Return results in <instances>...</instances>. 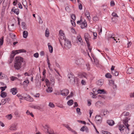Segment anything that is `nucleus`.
Returning <instances> with one entry per match:
<instances>
[{
    "label": "nucleus",
    "instance_id": "15",
    "mask_svg": "<svg viewBox=\"0 0 134 134\" xmlns=\"http://www.w3.org/2000/svg\"><path fill=\"white\" fill-rule=\"evenodd\" d=\"M107 123L110 126H112L114 124L115 122L112 120H108L107 121Z\"/></svg>",
    "mask_w": 134,
    "mask_h": 134
},
{
    "label": "nucleus",
    "instance_id": "27",
    "mask_svg": "<svg viewBox=\"0 0 134 134\" xmlns=\"http://www.w3.org/2000/svg\"><path fill=\"white\" fill-rule=\"evenodd\" d=\"M13 116L11 114H8L5 116V117L8 120H10L12 119Z\"/></svg>",
    "mask_w": 134,
    "mask_h": 134
},
{
    "label": "nucleus",
    "instance_id": "29",
    "mask_svg": "<svg viewBox=\"0 0 134 134\" xmlns=\"http://www.w3.org/2000/svg\"><path fill=\"white\" fill-rule=\"evenodd\" d=\"M99 19L98 17L97 16H95L93 17V23H96V22L98 21Z\"/></svg>",
    "mask_w": 134,
    "mask_h": 134
},
{
    "label": "nucleus",
    "instance_id": "48",
    "mask_svg": "<svg viewBox=\"0 0 134 134\" xmlns=\"http://www.w3.org/2000/svg\"><path fill=\"white\" fill-rule=\"evenodd\" d=\"M77 121L82 124H83L84 125H85L86 124V122L84 121L81 120H77Z\"/></svg>",
    "mask_w": 134,
    "mask_h": 134
},
{
    "label": "nucleus",
    "instance_id": "26",
    "mask_svg": "<svg viewBox=\"0 0 134 134\" xmlns=\"http://www.w3.org/2000/svg\"><path fill=\"white\" fill-rule=\"evenodd\" d=\"M41 83L39 81H37L36 83V87L37 88H39L41 87Z\"/></svg>",
    "mask_w": 134,
    "mask_h": 134
},
{
    "label": "nucleus",
    "instance_id": "20",
    "mask_svg": "<svg viewBox=\"0 0 134 134\" xmlns=\"http://www.w3.org/2000/svg\"><path fill=\"white\" fill-rule=\"evenodd\" d=\"M29 83V81L28 80H25L23 82V85L24 87H26L27 86Z\"/></svg>",
    "mask_w": 134,
    "mask_h": 134
},
{
    "label": "nucleus",
    "instance_id": "14",
    "mask_svg": "<svg viewBox=\"0 0 134 134\" xmlns=\"http://www.w3.org/2000/svg\"><path fill=\"white\" fill-rule=\"evenodd\" d=\"M10 92L12 93L13 94H15L17 92L16 88H11L10 90Z\"/></svg>",
    "mask_w": 134,
    "mask_h": 134
},
{
    "label": "nucleus",
    "instance_id": "31",
    "mask_svg": "<svg viewBox=\"0 0 134 134\" xmlns=\"http://www.w3.org/2000/svg\"><path fill=\"white\" fill-rule=\"evenodd\" d=\"M21 25L23 29L24 30H26V24L25 22H22L21 23Z\"/></svg>",
    "mask_w": 134,
    "mask_h": 134
},
{
    "label": "nucleus",
    "instance_id": "36",
    "mask_svg": "<svg viewBox=\"0 0 134 134\" xmlns=\"http://www.w3.org/2000/svg\"><path fill=\"white\" fill-rule=\"evenodd\" d=\"M87 44L88 48L90 52H91L92 50V48L90 47V43H87Z\"/></svg>",
    "mask_w": 134,
    "mask_h": 134
},
{
    "label": "nucleus",
    "instance_id": "42",
    "mask_svg": "<svg viewBox=\"0 0 134 134\" xmlns=\"http://www.w3.org/2000/svg\"><path fill=\"white\" fill-rule=\"evenodd\" d=\"M122 114L125 116H127L129 115V113L128 112L125 111L123 112Z\"/></svg>",
    "mask_w": 134,
    "mask_h": 134
},
{
    "label": "nucleus",
    "instance_id": "6",
    "mask_svg": "<svg viewBox=\"0 0 134 134\" xmlns=\"http://www.w3.org/2000/svg\"><path fill=\"white\" fill-rule=\"evenodd\" d=\"M128 119L127 117H126L125 119L123 120V123L126 126L128 130H129V127L130 125L128 124Z\"/></svg>",
    "mask_w": 134,
    "mask_h": 134
},
{
    "label": "nucleus",
    "instance_id": "33",
    "mask_svg": "<svg viewBox=\"0 0 134 134\" xmlns=\"http://www.w3.org/2000/svg\"><path fill=\"white\" fill-rule=\"evenodd\" d=\"M98 93H103L104 92V90H99L97 91Z\"/></svg>",
    "mask_w": 134,
    "mask_h": 134
},
{
    "label": "nucleus",
    "instance_id": "40",
    "mask_svg": "<svg viewBox=\"0 0 134 134\" xmlns=\"http://www.w3.org/2000/svg\"><path fill=\"white\" fill-rule=\"evenodd\" d=\"M49 31H47V30H46L45 32V36L46 37H48L49 36Z\"/></svg>",
    "mask_w": 134,
    "mask_h": 134
},
{
    "label": "nucleus",
    "instance_id": "17",
    "mask_svg": "<svg viewBox=\"0 0 134 134\" xmlns=\"http://www.w3.org/2000/svg\"><path fill=\"white\" fill-rule=\"evenodd\" d=\"M23 37L25 38H26L27 37L28 35V33L27 31H24L23 32Z\"/></svg>",
    "mask_w": 134,
    "mask_h": 134
},
{
    "label": "nucleus",
    "instance_id": "5",
    "mask_svg": "<svg viewBox=\"0 0 134 134\" xmlns=\"http://www.w3.org/2000/svg\"><path fill=\"white\" fill-rule=\"evenodd\" d=\"M69 90L67 89H64L60 91V94L63 96H66L69 94Z\"/></svg>",
    "mask_w": 134,
    "mask_h": 134
},
{
    "label": "nucleus",
    "instance_id": "53",
    "mask_svg": "<svg viewBox=\"0 0 134 134\" xmlns=\"http://www.w3.org/2000/svg\"><path fill=\"white\" fill-rule=\"evenodd\" d=\"M51 84H52L53 85H54V80L53 79H51Z\"/></svg>",
    "mask_w": 134,
    "mask_h": 134
},
{
    "label": "nucleus",
    "instance_id": "10",
    "mask_svg": "<svg viewBox=\"0 0 134 134\" xmlns=\"http://www.w3.org/2000/svg\"><path fill=\"white\" fill-rule=\"evenodd\" d=\"M84 63V61L81 59H78L75 61L76 63L78 65H80Z\"/></svg>",
    "mask_w": 134,
    "mask_h": 134
},
{
    "label": "nucleus",
    "instance_id": "43",
    "mask_svg": "<svg viewBox=\"0 0 134 134\" xmlns=\"http://www.w3.org/2000/svg\"><path fill=\"white\" fill-rule=\"evenodd\" d=\"M65 9L68 12H70L71 10L68 7H66Z\"/></svg>",
    "mask_w": 134,
    "mask_h": 134
},
{
    "label": "nucleus",
    "instance_id": "44",
    "mask_svg": "<svg viewBox=\"0 0 134 134\" xmlns=\"http://www.w3.org/2000/svg\"><path fill=\"white\" fill-rule=\"evenodd\" d=\"M65 127L67 128L68 130L69 131L72 130V129L69 127V125H66L65 126Z\"/></svg>",
    "mask_w": 134,
    "mask_h": 134
},
{
    "label": "nucleus",
    "instance_id": "56",
    "mask_svg": "<svg viewBox=\"0 0 134 134\" xmlns=\"http://www.w3.org/2000/svg\"><path fill=\"white\" fill-rule=\"evenodd\" d=\"M110 5L111 6H113L115 5L114 2L113 1H112L111 2Z\"/></svg>",
    "mask_w": 134,
    "mask_h": 134
},
{
    "label": "nucleus",
    "instance_id": "60",
    "mask_svg": "<svg viewBox=\"0 0 134 134\" xmlns=\"http://www.w3.org/2000/svg\"><path fill=\"white\" fill-rule=\"evenodd\" d=\"M4 100L6 102H8L10 100V99L9 98H6L5 99H4Z\"/></svg>",
    "mask_w": 134,
    "mask_h": 134
},
{
    "label": "nucleus",
    "instance_id": "58",
    "mask_svg": "<svg viewBox=\"0 0 134 134\" xmlns=\"http://www.w3.org/2000/svg\"><path fill=\"white\" fill-rule=\"evenodd\" d=\"M102 132L104 134H111L109 132L104 131H103Z\"/></svg>",
    "mask_w": 134,
    "mask_h": 134
},
{
    "label": "nucleus",
    "instance_id": "37",
    "mask_svg": "<svg viewBox=\"0 0 134 134\" xmlns=\"http://www.w3.org/2000/svg\"><path fill=\"white\" fill-rule=\"evenodd\" d=\"M3 37H1L0 39V46L2 45L3 42Z\"/></svg>",
    "mask_w": 134,
    "mask_h": 134
},
{
    "label": "nucleus",
    "instance_id": "21",
    "mask_svg": "<svg viewBox=\"0 0 134 134\" xmlns=\"http://www.w3.org/2000/svg\"><path fill=\"white\" fill-rule=\"evenodd\" d=\"M46 91L48 93L51 92L53 91V89L52 87L48 86Z\"/></svg>",
    "mask_w": 134,
    "mask_h": 134
},
{
    "label": "nucleus",
    "instance_id": "63",
    "mask_svg": "<svg viewBox=\"0 0 134 134\" xmlns=\"http://www.w3.org/2000/svg\"><path fill=\"white\" fill-rule=\"evenodd\" d=\"M110 83L112 85L114 84V82L112 80H111L110 81Z\"/></svg>",
    "mask_w": 134,
    "mask_h": 134
},
{
    "label": "nucleus",
    "instance_id": "47",
    "mask_svg": "<svg viewBox=\"0 0 134 134\" xmlns=\"http://www.w3.org/2000/svg\"><path fill=\"white\" fill-rule=\"evenodd\" d=\"M22 3L23 5L27 4V2L26 0H22Z\"/></svg>",
    "mask_w": 134,
    "mask_h": 134
},
{
    "label": "nucleus",
    "instance_id": "41",
    "mask_svg": "<svg viewBox=\"0 0 134 134\" xmlns=\"http://www.w3.org/2000/svg\"><path fill=\"white\" fill-rule=\"evenodd\" d=\"M30 107L32 108H34L35 109H38L40 108L39 107L37 106L36 105H31Z\"/></svg>",
    "mask_w": 134,
    "mask_h": 134
},
{
    "label": "nucleus",
    "instance_id": "30",
    "mask_svg": "<svg viewBox=\"0 0 134 134\" xmlns=\"http://www.w3.org/2000/svg\"><path fill=\"white\" fill-rule=\"evenodd\" d=\"M111 73L113 75L115 76H117L119 74L118 72L115 71H111Z\"/></svg>",
    "mask_w": 134,
    "mask_h": 134
},
{
    "label": "nucleus",
    "instance_id": "13",
    "mask_svg": "<svg viewBox=\"0 0 134 134\" xmlns=\"http://www.w3.org/2000/svg\"><path fill=\"white\" fill-rule=\"evenodd\" d=\"M60 38H61V40H59V41L60 42V43L61 46H62V41H65V39H68L66 38L65 36V35L63 36H60Z\"/></svg>",
    "mask_w": 134,
    "mask_h": 134
},
{
    "label": "nucleus",
    "instance_id": "59",
    "mask_svg": "<svg viewBox=\"0 0 134 134\" xmlns=\"http://www.w3.org/2000/svg\"><path fill=\"white\" fill-rule=\"evenodd\" d=\"M1 103L2 104L4 105V104L6 103V102L4 100V99H3L2 100Z\"/></svg>",
    "mask_w": 134,
    "mask_h": 134
},
{
    "label": "nucleus",
    "instance_id": "64",
    "mask_svg": "<svg viewBox=\"0 0 134 134\" xmlns=\"http://www.w3.org/2000/svg\"><path fill=\"white\" fill-rule=\"evenodd\" d=\"M40 54L41 56L44 55V52L43 51H41L40 52Z\"/></svg>",
    "mask_w": 134,
    "mask_h": 134
},
{
    "label": "nucleus",
    "instance_id": "49",
    "mask_svg": "<svg viewBox=\"0 0 134 134\" xmlns=\"http://www.w3.org/2000/svg\"><path fill=\"white\" fill-rule=\"evenodd\" d=\"M72 18L74 21H75L76 19V16L75 14H73L72 15Z\"/></svg>",
    "mask_w": 134,
    "mask_h": 134
},
{
    "label": "nucleus",
    "instance_id": "32",
    "mask_svg": "<svg viewBox=\"0 0 134 134\" xmlns=\"http://www.w3.org/2000/svg\"><path fill=\"white\" fill-rule=\"evenodd\" d=\"M105 76L107 78H111L112 76L111 75L110 73H108L106 74Z\"/></svg>",
    "mask_w": 134,
    "mask_h": 134
},
{
    "label": "nucleus",
    "instance_id": "2",
    "mask_svg": "<svg viewBox=\"0 0 134 134\" xmlns=\"http://www.w3.org/2000/svg\"><path fill=\"white\" fill-rule=\"evenodd\" d=\"M26 52V51L24 49H20L13 51L10 55V58L8 61L9 63L10 64L12 62L14 59V58L16 54L21 52Z\"/></svg>",
    "mask_w": 134,
    "mask_h": 134
},
{
    "label": "nucleus",
    "instance_id": "25",
    "mask_svg": "<svg viewBox=\"0 0 134 134\" xmlns=\"http://www.w3.org/2000/svg\"><path fill=\"white\" fill-rule=\"evenodd\" d=\"M77 40L80 43H82L83 42L82 39L80 35L77 36Z\"/></svg>",
    "mask_w": 134,
    "mask_h": 134
},
{
    "label": "nucleus",
    "instance_id": "24",
    "mask_svg": "<svg viewBox=\"0 0 134 134\" xmlns=\"http://www.w3.org/2000/svg\"><path fill=\"white\" fill-rule=\"evenodd\" d=\"M85 15L87 17L89 20L90 19V14L89 12L87 11L85 13Z\"/></svg>",
    "mask_w": 134,
    "mask_h": 134
},
{
    "label": "nucleus",
    "instance_id": "8",
    "mask_svg": "<svg viewBox=\"0 0 134 134\" xmlns=\"http://www.w3.org/2000/svg\"><path fill=\"white\" fill-rule=\"evenodd\" d=\"M16 127L17 124L15 123H14L10 126L9 129L11 131H14L16 130Z\"/></svg>",
    "mask_w": 134,
    "mask_h": 134
},
{
    "label": "nucleus",
    "instance_id": "4",
    "mask_svg": "<svg viewBox=\"0 0 134 134\" xmlns=\"http://www.w3.org/2000/svg\"><path fill=\"white\" fill-rule=\"evenodd\" d=\"M68 80L69 81L71 84L74 85L75 82L77 83V81H75V76L71 74H69L68 75Z\"/></svg>",
    "mask_w": 134,
    "mask_h": 134
},
{
    "label": "nucleus",
    "instance_id": "28",
    "mask_svg": "<svg viewBox=\"0 0 134 134\" xmlns=\"http://www.w3.org/2000/svg\"><path fill=\"white\" fill-rule=\"evenodd\" d=\"M74 103L72 99L69 100L67 102V104L69 105H72Z\"/></svg>",
    "mask_w": 134,
    "mask_h": 134
},
{
    "label": "nucleus",
    "instance_id": "55",
    "mask_svg": "<svg viewBox=\"0 0 134 134\" xmlns=\"http://www.w3.org/2000/svg\"><path fill=\"white\" fill-rule=\"evenodd\" d=\"M17 96L20 99H22L23 97L19 94H17Z\"/></svg>",
    "mask_w": 134,
    "mask_h": 134
},
{
    "label": "nucleus",
    "instance_id": "38",
    "mask_svg": "<svg viewBox=\"0 0 134 134\" xmlns=\"http://www.w3.org/2000/svg\"><path fill=\"white\" fill-rule=\"evenodd\" d=\"M7 87L6 86L1 87H0V89L1 90V92L4 91L5 90V89L7 88Z\"/></svg>",
    "mask_w": 134,
    "mask_h": 134
},
{
    "label": "nucleus",
    "instance_id": "46",
    "mask_svg": "<svg viewBox=\"0 0 134 134\" xmlns=\"http://www.w3.org/2000/svg\"><path fill=\"white\" fill-rule=\"evenodd\" d=\"M39 54L38 53H36L34 54V56L36 58H37L38 57Z\"/></svg>",
    "mask_w": 134,
    "mask_h": 134
},
{
    "label": "nucleus",
    "instance_id": "18",
    "mask_svg": "<svg viewBox=\"0 0 134 134\" xmlns=\"http://www.w3.org/2000/svg\"><path fill=\"white\" fill-rule=\"evenodd\" d=\"M133 70V69L132 68L130 67L128 69L127 72V74H130L132 73Z\"/></svg>",
    "mask_w": 134,
    "mask_h": 134
},
{
    "label": "nucleus",
    "instance_id": "39",
    "mask_svg": "<svg viewBox=\"0 0 134 134\" xmlns=\"http://www.w3.org/2000/svg\"><path fill=\"white\" fill-rule=\"evenodd\" d=\"M38 20L39 23L40 24H42L43 23V21H42L41 17L40 16H39Z\"/></svg>",
    "mask_w": 134,
    "mask_h": 134
},
{
    "label": "nucleus",
    "instance_id": "1",
    "mask_svg": "<svg viewBox=\"0 0 134 134\" xmlns=\"http://www.w3.org/2000/svg\"><path fill=\"white\" fill-rule=\"evenodd\" d=\"M23 62V58L21 57H17L15 58L14 67V69L17 70L21 71L23 70L25 66V64L24 65L22 64Z\"/></svg>",
    "mask_w": 134,
    "mask_h": 134
},
{
    "label": "nucleus",
    "instance_id": "50",
    "mask_svg": "<svg viewBox=\"0 0 134 134\" xmlns=\"http://www.w3.org/2000/svg\"><path fill=\"white\" fill-rule=\"evenodd\" d=\"M112 15L114 17H118L116 13L114 12H113L112 13Z\"/></svg>",
    "mask_w": 134,
    "mask_h": 134
},
{
    "label": "nucleus",
    "instance_id": "22",
    "mask_svg": "<svg viewBox=\"0 0 134 134\" xmlns=\"http://www.w3.org/2000/svg\"><path fill=\"white\" fill-rule=\"evenodd\" d=\"M49 44L50 43H48L49 51L51 53H52L53 51V48L51 45H49Z\"/></svg>",
    "mask_w": 134,
    "mask_h": 134
},
{
    "label": "nucleus",
    "instance_id": "34",
    "mask_svg": "<svg viewBox=\"0 0 134 134\" xmlns=\"http://www.w3.org/2000/svg\"><path fill=\"white\" fill-rule=\"evenodd\" d=\"M76 111L77 113L79 115H81V113L80 111V109L79 108H77L76 109Z\"/></svg>",
    "mask_w": 134,
    "mask_h": 134
},
{
    "label": "nucleus",
    "instance_id": "12",
    "mask_svg": "<svg viewBox=\"0 0 134 134\" xmlns=\"http://www.w3.org/2000/svg\"><path fill=\"white\" fill-rule=\"evenodd\" d=\"M95 119L99 123H100L102 122V118L99 116L96 115L95 117Z\"/></svg>",
    "mask_w": 134,
    "mask_h": 134
},
{
    "label": "nucleus",
    "instance_id": "7",
    "mask_svg": "<svg viewBox=\"0 0 134 134\" xmlns=\"http://www.w3.org/2000/svg\"><path fill=\"white\" fill-rule=\"evenodd\" d=\"M84 38L87 43H90L89 41L90 40V38H91V37L88 33H86L85 34Z\"/></svg>",
    "mask_w": 134,
    "mask_h": 134
},
{
    "label": "nucleus",
    "instance_id": "52",
    "mask_svg": "<svg viewBox=\"0 0 134 134\" xmlns=\"http://www.w3.org/2000/svg\"><path fill=\"white\" fill-rule=\"evenodd\" d=\"M59 33L60 36H63L65 35L64 34L63 32L61 30H60L59 31Z\"/></svg>",
    "mask_w": 134,
    "mask_h": 134
},
{
    "label": "nucleus",
    "instance_id": "57",
    "mask_svg": "<svg viewBox=\"0 0 134 134\" xmlns=\"http://www.w3.org/2000/svg\"><path fill=\"white\" fill-rule=\"evenodd\" d=\"M71 21L72 25L73 26H75L76 25L75 23L73 21H72V20H71Z\"/></svg>",
    "mask_w": 134,
    "mask_h": 134
},
{
    "label": "nucleus",
    "instance_id": "3",
    "mask_svg": "<svg viewBox=\"0 0 134 134\" xmlns=\"http://www.w3.org/2000/svg\"><path fill=\"white\" fill-rule=\"evenodd\" d=\"M64 42V48L68 50L71 48L72 47V44L70 41L68 39H65Z\"/></svg>",
    "mask_w": 134,
    "mask_h": 134
},
{
    "label": "nucleus",
    "instance_id": "19",
    "mask_svg": "<svg viewBox=\"0 0 134 134\" xmlns=\"http://www.w3.org/2000/svg\"><path fill=\"white\" fill-rule=\"evenodd\" d=\"M12 11L14 13H15L17 15H18L19 13V10L18 8L16 9H12Z\"/></svg>",
    "mask_w": 134,
    "mask_h": 134
},
{
    "label": "nucleus",
    "instance_id": "61",
    "mask_svg": "<svg viewBox=\"0 0 134 134\" xmlns=\"http://www.w3.org/2000/svg\"><path fill=\"white\" fill-rule=\"evenodd\" d=\"M94 62L95 64L96 65L98 66V64H99V62L98 60H95L94 61Z\"/></svg>",
    "mask_w": 134,
    "mask_h": 134
},
{
    "label": "nucleus",
    "instance_id": "54",
    "mask_svg": "<svg viewBox=\"0 0 134 134\" xmlns=\"http://www.w3.org/2000/svg\"><path fill=\"white\" fill-rule=\"evenodd\" d=\"M11 80L13 81L16 80L17 79H18L17 77L14 76H12V77L11 78Z\"/></svg>",
    "mask_w": 134,
    "mask_h": 134
},
{
    "label": "nucleus",
    "instance_id": "35",
    "mask_svg": "<svg viewBox=\"0 0 134 134\" xmlns=\"http://www.w3.org/2000/svg\"><path fill=\"white\" fill-rule=\"evenodd\" d=\"M103 82L100 81H98L97 82V84L98 85L101 86L103 84Z\"/></svg>",
    "mask_w": 134,
    "mask_h": 134
},
{
    "label": "nucleus",
    "instance_id": "11",
    "mask_svg": "<svg viewBox=\"0 0 134 134\" xmlns=\"http://www.w3.org/2000/svg\"><path fill=\"white\" fill-rule=\"evenodd\" d=\"M80 130L83 132L85 131L87 133L88 132V129L87 127L85 126L82 127L81 129Z\"/></svg>",
    "mask_w": 134,
    "mask_h": 134
},
{
    "label": "nucleus",
    "instance_id": "9",
    "mask_svg": "<svg viewBox=\"0 0 134 134\" xmlns=\"http://www.w3.org/2000/svg\"><path fill=\"white\" fill-rule=\"evenodd\" d=\"M25 99L30 102H32L34 100V99L31 97L29 95H27L24 97Z\"/></svg>",
    "mask_w": 134,
    "mask_h": 134
},
{
    "label": "nucleus",
    "instance_id": "51",
    "mask_svg": "<svg viewBox=\"0 0 134 134\" xmlns=\"http://www.w3.org/2000/svg\"><path fill=\"white\" fill-rule=\"evenodd\" d=\"M46 85L48 87L49 85V82L47 79L46 80Z\"/></svg>",
    "mask_w": 134,
    "mask_h": 134
},
{
    "label": "nucleus",
    "instance_id": "23",
    "mask_svg": "<svg viewBox=\"0 0 134 134\" xmlns=\"http://www.w3.org/2000/svg\"><path fill=\"white\" fill-rule=\"evenodd\" d=\"M1 96L3 98L7 96V93L5 92H1Z\"/></svg>",
    "mask_w": 134,
    "mask_h": 134
},
{
    "label": "nucleus",
    "instance_id": "45",
    "mask_svg": "<svg viewBox=\"0 0 134 134\" xmlns=\"http://www.w3.org/2000/svg\"><path fill=\"white\" fill-rule=\"evenodd\" d=\"M49 105L50 107L51 108H53L54 107V105L52 103H50Z\"/></svg>",
    "mask_w": 134,
    "mask_h": 134
},
{
    "label": "nucleus",
    "instance_id": "62",
    "mask_svg": "<svg viewBox=\"0 0 134 134\" xmlns=\"http://www.w3.org/2000/svg\"><path fill=\"white\" fill-rule=\"evenodd\" d=\"M93 112V111L91 110H89V114L90 115V117L91 116Z\"/></svg>",
    "mask_w": 134,
    "mask_h": 134
},
{
    "label": "nucleus",
    "instance_id": "16",
    "mask_svg": "<svg viewBox=\"0 0 134 134\" xmlns=\"http://www.w3.org/2000/svg\"><path fill=\"white\" fill-rule=\"evenodd\" d=\"M87 26V23L85 21L82 23L81 24V27L82 29H83L86 27Z\"/></svg>",
    "mask_w": 134,
    "mask_h": 134
}]
</instances>
